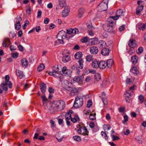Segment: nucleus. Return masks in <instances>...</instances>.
<instances>
[{
    "mask_svg": "<svg viewBox=\"0 0 146 146\" xmlns=\"http://www.w3.org/2000/svg\"><path fill=\"white\" fill-rule=\"evenodd\" d=\"M91 77H90V76H87L85 80V81L86 82H89L90 81V80H91Z\"/></svg>",
    "mask_w": 146,
    "mask_h": 146,
    "instance_id": "obj_55",
    "label": "nucleus"
},
{
    "mask_svg": "<svg viewBox=\"0 0 146 146\" xmlns=\"http://www.w3.org/2000/svg\"><path fill=\"white\" fill-rule=\"evenodd\" d=\"M84 9L82 8L78 10V16L80 18L82 17L83 14L84 12Z\"/></svg>",
    "mask_w": 146,
    "mask_h": 146,
    "instance_id": "obj_33",
    "label": "nucleus"
},
{
    "mask_svg": "<svg viewBox=\"0 0 146 146\" xmlns=\"http://www.w3.org/2000/svg\"><path fill=\"white\" fill-rule=\"evenodd\" d=\"M131 72L134 74H137L139 72L137 68L136 67H134L131 68Z\"/></svg>",
    "mask_w": 146,
    "mask_h": 146,
    "instance_id": "obj_41",
    "label": "nucleus"
},
{
    "mask_svg": "<svg viewBox=\"0 0 146 146\" xmlns=\"http://www.w3.org/2000/svg\"><path fill=\"white\" fill-rule=\"evenodd\" d=\"M94 78L96 81H99L101 79V76L99 73H97L94 75Z\"/></svg>",
    "mask_w": 146,
    "mask_h": 146,
    "instance_id": "obj_36",
    "label": "nucleus"
},
{
    "mask_svg": "<svg viewBox=\"0 0 146 146\" xmlns=\"http://www.w3.org/2000/svg\"><path fill=\"white\" fill-rule=\"evenodd\" d=\"M86 59L87 62H90L94 59V58L92 55H89L86 56Z\"/></svg>",
    "mask_w": 146,
    "mask_h": 146,
    "instance_id": "obj_37",
    "label": "nucleus"
},
{
    "mask_svg": "<svg viewBox=\"0 0 146 146\" xmlns=\"http://www.w3.org/2000/svg\"><path fill=\"white\" fill-rule=\"evenodd\" d=\"M74 81L78 83H80L82 81L83 78L80 77H75L73 79Z\"/></svg>",
    "mask_w": 146,
    "mask_h": 146,
    "instance_id": "obj_32",
    "label": "nucleus"
},
{
    "mask_svg": "<svg viewBox=\"0 0 146 146\" xmlns=\"http://www.w3.org/2000/svg\"><path fill=\"white\" fill-rule=\"evenodd\" d=\"M4 84H5V85H6V86L7 87V86H8L9 88H11L12 87V84L10 82H6L5 83H4Z\"/></svg>",
    "mask_w": 146,
    "mask_h": 146,
    "instance_id": "obj_49",
    "label": "nucleus"
},
{
    "mask_svg": "<svg viewBox=\"0 0 146 146\" xmlns=\"http://www.w3.org/2000/svg\"><path fill=\"white\" fill-rule=\"evenodd\" d=\"M143 7V5H139L137 7L136 9V14L137 15L139 14L142 11Z\"/></svg>",
    "mask_w": 146,
    "mask_h": 146,
    "instance_id": "obj_27",
    "label": "nucleus"
},
{
    "mask_svg": "<svg viewBox=\"0 0 146 146\" xmlns=\"http://www.w3.org/2000/svg\"><path fill=\"white\" fill-rule=\"evenodd\" d=\"M78 62L79 65L78 67V68L81 69H82L83 67V60L82 59L79 60Z\"/></svg>",
    "mask_w": 146,
    "mask_h": 146,
    "instance_id": "obj_40",
    "label": "nucleus"
},
{
    "mask_svg": "<svg viewBox=\"0 0 146 146\" xmlns=\"http://www.w3.org/2000/svg\"><path fill=\"white\" fill-rule=\"evenodd\" d=\"M111 127L109 125H105L104 126V130H109L110 129Z\"/></svg>",
    "mask_w": 146,
    "mask_h": 146,
    "instance_id": "obj_51",
    "label": "nucleus"
},
{
    "mask_svg": "<svg viewBox=\"0 0 146 146\" xmlns=\"http://www.w3.org/2000/svg\"><path fill=\"white\" fill-rule=\"evenodd\" d=\"M41 11L40 10H38L37 12V17L38 18H40L41 17Z\"/></svg>",
    "mask_w": 146,
    "mask_h": 146,
    "instance_id": "obj_60",
    "label": "nucleus"
},
{
    "mask_svg": "<svg viewBox=\"0 0 146 146\" xmlns=\"http://www.w3.org/2000/svg\"><path fill=\"white\" fill-rule=\"evenodd\" d=\"M16 72L17 75L20 78H21L23 77V74L22 71L18 70H16Z\"/></svg>",
    "mask_w": 146,
    "mask_h": 146,
    "instance_id": "obj_35",
    "label": "nucleus"
},
{
    "mask_svg": "<svg viewBox=\"0 0 146 146\" xmlns=\"http://www.w3.org/2000/svg\"><path fill=\"white\" fill-rule=\"evenodd\" d=\"M113 25H110L109 24H107L106 27V30L109 32H112L113 31Z\"/></svg>",
    "mask_w": 146,
    "mask_h": 146,
    "instance_id": "obj_21",
    "label": "nucleus"
},
{
    "mask_svg": "<svg viewBox=\"0 0 146 146\" xmlns=\"http://www.w3.org/2000/svg\"><path fill=\"white\" fill-rule=\"evenodd\" d=\"M107 66L106 62L104 61H100L99 63V66L101 69H104Z\"/></svg>",
    "mask_w": 146,
    "mask_h": 146,
    "instance_id": "obj_19",
    "label": "nucleus"
},
{
    "mask_svg": "<svg viewBox=\"0 0 146 146\" xmlns=\"http://www.w3.org/2000/svg\"><path fill=\"white\" fill-rule=\"evenodd\" d=\"M63 39H59L58 38L57 40L58 43H59V44H64V42Z\"/></svg>",
    "mask_w": 146,
    "mask_h": 146,
    "instance_id": "obj_62",
    "label": "nucleus"
},
{
    "mask_svg": "<svg viewBox=\"0 0 146 146\" xmlns=\"http://www.w3.org/2000/svg\"><path fill=\"white\" fill-rule=\"evenodd\" d=\"M18 56V53L16 52L12 54V56L14 58H17Z\"/></svg>",
    "mask_w": 146,
    "mask_h": 146,
    "instance_id": "obj_58",
    "label": "nucleus"
},
{
    "mask_svg": "<svg viewBox=\"0 0 146 146\" xmlns=\"http://www.w3.org/2000/svg\"><path fill=\"white\" fill-rule=\"evenodd\" d=\"M96 113H95L93 114V113H90V119L92 120H94L96 119Z\"/></svg>",
    "mask_w": 146,
    "mask_h": 146,
    "instance_id": "obj_46",
    "label": "nucleus"
},
{
    "mask_svg": "<svg viewBox=\"0 0 146 146\" xmlns=\"http://www.w3.org/2000/svg\"><path fill=\"white\" fill-rule=\"evenodd\" d=\"M72 83L69 82L67 80H64L62 84V86L64 88L68 90H71Z\"/></svg>",
    "mask_w": 146,
    "mask_h": 146,
    "instance_id": "obj_6",
    "label": "nucleus"
},
{
    "mask_svg": "<svg viewBox=\"0 0 146 146\" xmlns=\"http://www.w3.org/2000/svg\"><path fill=\"white\" fill-rule=\"evenodd\" d=\"M101 134L105 139H108V136L106 133L102 131L101 132Z\"/></svg>",
    "mask_w": 146,
    "mask_h": 146,
    "instance_id": "obj_47",
    "label": "nucleus"
},
{
    "mask_svg": "<svg viewBox=\"0 0 146 146\" xmlns=\"http://www.w3.org/2000/svg\"><path fill=\"white\" fill-rule=\"evenodd\" d=\"M44 68V66L43 64H41L37 68V70L38 71H40Z\"/></svg>",
    "mask_w": 146,
    "mask_h": 146,
    "instance_id": "obj_43",
    "label": "nucleus"
},
{
    "mask_svg": "<svg viewBox=\"0 0 146 146\" xmlns=\"http://www.w3.org/2000/svg\"><path fill=\"white\" fill-rule=\"evenodd\" d=\"M138 59V56L136 55H134L131 57V61L133 64H135L137 62Z\"/></svg>",
    "mask_w": 146,
    "mask_h": 146,
    "instance_id": "obj_18",
    "label": "nucleus"
},
{
    "mask_svg": "<svg viewBox=\"0 0 146 146\" xmlns=\"http://www.w3.org/2000/svg\"><path fill=\"white\" fill-rule=\"evenodd\" d=\"M98 9L100 11H105L107 9V4L104 2H102L98 6Z\"/></svg>",
    "mask_w": 146,
    "mask_h": 146,
    "instance_id": "obj_5",
    "label": "nucleus"
},
{
    "mask_svg": "<svg viewBox=\"0 0 146 146\" xmlns=\"http://www.w3.org/2000/svg\"><path fill=\"white\" fill-rule=\"evenodd\" d=\"M128 45L131 48L135 47L137 44L136 42L134 40H130L128 43Z\"/></svg>",
    "mask_w": 146,
    "mask_h": 146,
    "instance_id": "obj_13",
    "label": "nucleus"
},
{
    "mask_svg": "<svg viewBox=\"0 0 146 146\" xmlns=\"http://www.w3.org/2000/svg\"><path fill=\"white\" fill-rule=\"evenodd\" d=\"M143 51V49L142 47H139L137 51V53L138 54H139L141 53Z\"/></svg>",
    "mask_w": 146,
    "mask_h": 146,
    "instance_id": "obj_45",
    "label": "nucleus"
},
{
    "mask_svg": "<svg viewBox=\"0 0 146 146\" xmlns=\"http://www.w3.org/2000/svg\"><path fill=\"white\" fill-rule=\"evenodd\" d=\"M91 43L92 44H97L98 41V38H97L91 39Z\"/></svg>",
    "mask_w": 146,
    "mask_h": 146,
    "instance_id": "obj_42",
    "label": "nucleus"
},
{
    "mask_svg": "<svg viewBox=\"0 0 146 146\" xmlns=\"http://www.w3.org/2000/svg\"><path fill=\"white\" fill-rule=\"evenodd\" d=\"M71 121L74 123L76 122L77 121H79L80 120V119H79L78 118L76 117V119H74L73 118H71Z\"/></svg>",
    "mask_w": 146,
    "mask_h": 146,
    "instance_id": "obj_52",
    "label": "nucleus"
},
{
    "mask_svg": "<svg viewBox=\"0 0 146 146\" xmlns=\"http://www.w3.org/2000/svg\"><path fill=\"white\" fill-rule=\"evenodd\" d=\"M78 32V29L76 28L72 29V34H75Z\"/></svg>",
    "mask_w": 146,
    "mask_h": 146,
    "instance_id": "obj_54",
    "label": "nucleus"
},
{
    "mask_svg": "<svg viewBox=\"0 0 146 146\" xmlns=\"http://www.w3.org/2000/svg\"><path fill=\"white\" fill-rule=\"evenodd\" d=\"M90 52L91 54H95L98 52V48L95 46L91 47L90 49Z\"/></svg>",
    "mask_w": 146,
    "mask_h": 146,
    "instance_id": "obj_14",
    "label": "nucleus"
},
{
    "mask_svg": "<svg viewBox=\"0 0 146 146\" xmlns=\"http://www.w3.org/2000/svg\"><path fill=\"white\" fill-rule=\"evenodd\" d=\"M110 52L108 48H103L101 54L104 56L108 55Z\"/></svg>",
    "mask_w": 146,
    "mask_h": 146,
    "instance_id": "obj_20",
    "label": "nucleus"
},
{
    "mask_svg": "<svg viewBox=\"0 0 146 146\" xmlns=\"http://www.w3.org/2000/svg\"><path fill=\"white\" fill-rule=\"evenodd\" d=\"M146 26L144 24H143L142 23H139L136 25L137 28L140 30L143 31L146 28Z\"/></svg>",
    "mask_w": 146,
    "mask_h": 146,
    "instance_id": "obj_17",
    "label": "nucleus"
},
{
    "mask_svg": "<svg viewBox=\"0 0 146 146\" xmlns=\"http://www.w3.org/2000/svg\"><path fill=\"white\" fill-rule=\"evenodd\" d=\"M22 19L20 17L18 16L17 17L16 23L15 25V29L18 30L21 27V25L20 22L21 21Z\"/></svg>",
    "mask_w": 146,
    "mask_h": 146,
    "instance_id": "obj_7",
    "label": "nucleus"
},
{
    "mask_svg": "<svg viewBox=\"0 0 146 146\" xmlns=\"http://www.w3.org/2000/svg\"><path fill=\"white\" fill-rule=\"evenodd\" d=\"M113 64V60L112 59L108 60L106 62L107 66L109 68H111Z\"/></svg>",
    "mask_w": 146,
    "mask_h": 146,
    "instance_id": "obj_26",
    "label": "nucleus"
},
{
    "mask_svg": "<svg viewBox=\"0 0 146 146\" xmlns=\"http://www.w3.org/2000/svg\"><path fill=\"white\" fill-rule=\"evenodd\" d=\"M73 113V111L72 110H70L69 111L66 113L65 115V117L66 120L67 119H70L71 118V114Z\"/></svg>",
    "mask_w": 146,
    "mask_h": 146,
    "instance_id": "obj_28",
    "label": "nucleus"
},
{
    "mask_svg": "<svg viewBox=\"0 0 146 146\" xmlns=\"http://www.w3.org/2000/svg\"><path fill=\"white\" fill-rule=\"evenodd\" d=\"M114 19H113L112 17H110L107 20L108 24H109L110 25H113V26L115 24Z\"/></svg>",
    "mask_w": 146,
    "mask_h": 146,
    "instance_id": "obj_29",
    "label": "nucleus"
},
{
    "mask_svg": "<svg viewBox=\"0 0 146 146\" xmlns=\"http://www.w3.org/2000/svg\"><path fill=\"white\" fill-rule=\"evenodd\" d=\"M124 13V11L122 9H120L117 10V11L116 16H112L113 19L114 20L117 19L120 16L123 15Z\"/></svg>",
    "mask_w": 146,
    "mask_h": 146,
    "instance_id": "obj_11",
    "label": "nucleus"
},
{
    "mask_svg": "<svg viewBox=\"0 0 146 146\" xmlns=\"http://www.w3.org/2000/svg\"><path fill=\"white\" fill-rule=\"evenodd\" d=\"M99 62L94 60L92 63V66L94 68H98L99 66Z\"/></svg>",
    "mask_w": 146,
    "mask_h": 146,
    "instance_id": "obj_25",
    "label": "nucleus"
},
{
    "mask_svg": "<svg viewBox=\"0 0 146 146\" xmlns=\"http://www.w3.org/2000/svg\"><path fill=\"white\" fill-rule=\"evenodd\" d=\"M15 36V34L14 32H11L9 34V36L11 38H13Z\"/></svg>",
    "mask_w": 146,
    "mask_h": 146,
    "instance_id": "obj_59",
    "label": "nucleus"
},
{
    "mask_svg": "<svg viewBox=\"0 0 146 146\" xmlns=\"http://www.w3.org/2000/svg\"><path fill=\"white\" fill-rule=\"evenodd\" d=\"M65 107V103L62 100L54 102L52 104L50 110L53 112L61 111Z\"/></svg>",
    "mask_w": 146,
    "mask_h": 146,
    "instance_id": "obj_2",
    "label": "nucleus"
},
{
    "mask_svg": "<svg viewBox=\"0 0 146 146\" xmlns=\"http://www.w3.org/2000/svg\"><path fill=\"white\" fill-rule=\"evenodd\" d=\"M59 4L60 7H63L66 5V0H59Z\"/></svg>",
    "mask_w": 146,
    "mask_h": 146,
    "instance_id": "obj_39",
    "label": "nucleus"
},
{
    "mask_svg": "<svg viewBox=\"0 0 146 146\" xmlns=\"http://www.w3.org/2000/svg\"><path fill=\"white\" fill-rule=\"evenodd\" d=\"M56 139L59 142H60L62 139L63 136L59 133H56Z\"/></svg>",
    "mask_w": 146,
    "mask_h": 146,
    "instance_id": "obj_31",
    "label": "nucleus"
},
{
    "mask_svg": "<svg viewBox=\"0 0 146 146\" xmlns=\"http://www.w3.org/2000/svg\"><path fill=\"white\" fill-rule=\"evenodd\" d=\"M61 74H64V76H69L71 74V71L66 68V67L65 66L63 67L62 68V69Z\"/></svg>",
    "mask_w": 146,
    "mask_h": 146,
    "instance_id": "obj_9",
    "label": "nucleus"
},
{
    "mask_svg": "<svg viewBox=\"0 0 146 146\" xmlns=\"http://www.w3.org/2000/svg\"><path fill=\"white\" fill-rule=\"evenodd\" d=\"M70 11V7L68 6H65L64 8V9L62 12V17H65L68 16L69 13Z\"/></svg>",
    "mask_w": 146,
    "mask_h": 146,
    "instance_id": "obj_8",
    "label": "nucleus"
},
{
    "mask_svg": "<svg viewBox=\"0 0 146 146\" xmlns=\"http://www.w3.org/2000/svg\"><path fill=\"white\" fill-rule=\"evenodd\" d=\"M11 44V42L8 38H5L4 39L3 43L2 44L3 46L6 47Z\"/></svg>",
    "mask_w": 146,
    "mask_h": 146,
    "instance_id": "obj_15",
    "label": "nucleus"
},
{
    "mask_svg": "<svg viewBox=\"0 0 146 146\" xmlns=\"http://www.w3.org/2000/svg\"><path fill=\"white\" fill-rule=\"evenodd\" d=\"M82 54L81 52H76L74 55L75 58L76 59L80 60L82 56Z\"/></svg>",
    "mask_w": 146,
    "mask_h": 146,
    "instance_id": "obj_24",
    "label": "nucleus"
},
{
    "mask_svg": "<svg viewBox=\"0 0 146 146\" xmlns=\"http://www.w3.org/2000/svg\"><path fill=\"white\" fill-rule=\"evenodd\" d=\"M83 100L82 97L80 96L77 95L76 97L73 107L75 108H79L81 107L83 104Z\"/></svg>",
    "mask_w": 146,
    "mask_h": 146,
    "instance_id": "obj_3",
    "label": "nucleus"
},
{
    "mask_svg": "<svg viewBox=\"0 0 146 146\" xmlns=\"http://www.w3.org/2000/svg\"><path fill=\"white\" fill-rule=\"evenodd\" d=\"M90 111L88 109V108H86L85 110L84 111V113L86 115L90 114Z\"/></svg>",
    "mask_w": 146,
    "mask_h": 146,
    "instance_id": "obj_48",
    "label": "nucleus"
},
{
    "mask_svg": "<svg viewBox=\"0 0 146 146\" xmlns=\"http://www.w3.org/2000/svg\"><path fill=\"white\" fill-rule=\"evenodd\" d=\"M35 29V30L37 32H38L41 29L40 27V26H37L36 27L34 28Z\"/></svg>",
    "mask_w": 146,
    "mask_h": 146,
    "instance_id": "obj_63",
    "label": "nucleus"
},
{
    "mask_svg": "<svg viewBox=\"0 0 146 146\" xmlns=\"http://www.w3.org/2000/svg\"><path fill=\"white\" fill-rule=\"evenodd\" d=\"M135 86H133L129 88V89L127 91L126 93L125 94V95L126 96L127 98H129L133 94L132 90H133L135 88Z\"/></svg>",
    "mask_w": 146,
    "mask_h": 146,
    "instance_id": "obj_12",
    "label": "nucleus"
},
{
    "mask_svg": "<svg viewBox=\"0 0 146 146\" xmlns=\"http://www.w3.org/2000/svg\"><path fill=\"white\" fill-rule=\"evenodd\" d=\"M70 57L68 54H66L64 55L62 58V61L66 63L70 60Z\"/></svg>",
    "mask_w": 146,
    "mask_h": 146,
    "instance_id": "obj_16",
    "label": "nucleus"
},
{
    "mask_svg": "<svg viewBox=\"0 0 146 146\" xmlns=\"http://www.w3.org/2000/svg\"><path fill=\"white\" fill-rule=\"evenodd\" d=\"M46 85L43 83H42L40 84V89L42 93H44L46 91Z\"/></svg>",
    "mask_w": 146,
    "mask_h": 146,
    "instance_id": "obj_23",
    "label": "nucleus"
},
{
    "mask_svg": "<svg viewBox=\"0 0 146 146\" xmlns=\"http://www.w3.org/2000/svg\"><path fill=\"white\" fill-rule=\"evenodd\" d=\"M72 68L76 70V72L78 75L80 74V70L76 65L75 64L72 66Z\"/></svg>",
    "mask_w": 146,
    "mask_h": 146,
    "instance_id": "obj_34",
    "label": "nucleus"
},
{
    "mask_svg": "<svg viewBox=\"0 0 146 146\" xmlns=\"http://www.w3.org/2000/svg\"><path fill=\"white\" fill-rule=\"evenodd\" d=\"M139 102L142 104L143 102V97L142 96L140 95L139 97Z\"/></svg>",
    "mask_w": 146,
    "mask_h": 146,
    "instance_id": "obj_50",
    "label": "nucleus"
},
{
    "mask_svg": "<svg viewBox=\"0 0 146 146\" xmlns=\"http://www.w3.org/2000/svg\"><path fill=\"white\" fill-rule=\"evenodd\" d=\"M50 123L51 125V127H54L56 126L55 122L54 121L50 120Z\"/></svg>",
    "mask_w": 146,
    "mask_h": 146,
    "instance_id": "obj_56",
    "label": "nucleus"
},
{
    "mask_svg": "<svg viewBox=\"0 0 146 146\" xmlns=\"http://www.w3.org/2000/svg\"><path fill=\"white\" fill-rule=\"evenodd\" d=\"M78 133L84 135H88V131L86 127H80L77 131Z\"/></svg>",
    "mask_w": 146,
    "mask_h": 146,
    "instance_id": "obj_4",
    "label": "nucleus"
},
{
    "mask_svg": "<svg viewBox=\"0 0 146 146\" xmlns=\"http://www.w3.org/2000/svg\"><path fill=\"white\" fill-rule=\"evenodd\" d=\"M49 21V19L47 18H46L44 19V23L45 24H47L48 23Z\"/></svg>",
    "mask_w": 146,
    "mask_h": 146,
    "instance_id": "obj_64",
    "label": "nucleus"
},
{
    "mask_svg": "<svg viewBox=\"0 0 146 146\" xmlns=\"http://www.w3.org/2000/svg\"><path fill=\"white\" fill-rule=\"evenodd\" d=\"M21 63L23 67H26L28 64V61L25 58L22 59L21 60Z\"/></svg>",
    "mask_w": 146,
    "mask_h": 146,
    "instance_id": "obj_30",
    "label": "nucleus"
},
{
    "mask_svg": "<svg viewBox=\"0 0 146 146\" xmlns=\"http://www.w3.org/2000/svg\"><path fill=\"white\" fill-rule=\"evenodd\" d=\"M66 36V32L63 31H59L56 36L58 38L60 39H64L65 38Z\"/></svg>",
    "mask_w": 146,
    "mask_h": 146,
    "instance_id": "obj_10",
    "label": "nucleus"
},
{
    "mask_svg": "<svg viewBox=\"0 0 146 146\" xmlns=\"http://www.w3.org/2000/svg\"><path fill=\"white\" fill-rule=\"evenodd\" d=\"M71 94L73 95L76 94L78 92V90L76 88H71Z\"/></svg>",
    "mask_w": 146,
    "mask_h": 146,
    "instance_id": "obj_38",
    "label": "nucleus"
},
{
    "mask_svg": "<svg viewBox=\"0 0 146 146\" xmlns=\"http://www.w3.org/2000/svg\"><path fill=\"white\" fill-rule=\"evenodd\" d=\"M123 117L124 118V121H123L122 122L123 123H124V121L126 122L128 120V116L126 115H125Z\"/></svg>",
    "mask_w": 146,
    "mask_h": 146,
    "instance_id": "obj_61",
    "label": "nucleus"
},
{
    "mask_svg": "<svg viewBox=\"0 0 146 146\" xmlns=\"http://www.w3.org/2000/svg\"><path fill=\"white\" fill-rule=\"evenodd\" d=\"M112 138L113 141L117 140L119 139L118 137L114 135H112Z\"/></svg>",
    "mask_w": 146,
    "mask_h": 146,
    "instance_id": "obj_53",
    "label": "nucleus"
},
{
    "mask_svg": "<svg viewBox=\"0 0 146 146\" xmlns=\"http://www.w3.org/2000/svg\"><path fill=\"white\" fill-rule=\"evenodd\" d=\"M62 67L60 65H55L52 68V71L48 72L50 75H52L55 77L59 78L60 81H62V79L63 76L61 74V70Z\"/></svg>",
    "mask_w": 146,
    "mask_h": 146,
    "instance_id": "obj_1",
    "label": "nucleus"
},
{
    "mask_svg": "<svg viewBox=\"0 0 146 146\" xmlns=\"http://www.w3.org/2000/svg\"><path fill=\"white\" fill-rule=\"evenodd\" d=\"M73 139L75 141L80 142L81 140L80 137L79 136L75 135L73 136Z\"/></svg>",
    "mask_w": 146,
    "mask_h": 146,
    "instance_id": "obj_44",
    "label": "nucleus"
},
{
    "mask_svg": "<svg viewBox=\"0 0 146 146\" xmlns=\"http://www.w3.org/2000/svg\"><path fill=\"white\" fill-rule=\"evenodd\" d=\"M92 105V102L91 100H89L87 104V107L86 108H89Z\"/></svg>",
    "mask_w": 146,
    "mask_h": 146,
    "instance_id": "obj_57",
    "label": "nucleus"
},
{
    "mask_svg": "<svg viewBox=\"0 0 146 146\" xmlns=\"http://www.w3.org/2000/svg\"><path fill=\"white\" fill-rule=\"evenodd\" d=\"M8 88L4 83H2L0 86V93H2L3 90H7Z\"/></svg>",
    "mask_w": 146,
    "mask_h": 146,
    "instance_id": "obj_22",
    "label": "nucleus"
}]
</instances>
